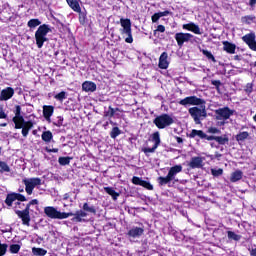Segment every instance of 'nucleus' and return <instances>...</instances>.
<instances>
[{
	"label": "nucleus",
	"mask_w": 256,
	"mask_h": 256,
	"mask_svg": "<svg viewBox=\"0 0 256 256\" xmlns=\"http://www.w3.org/2000/svg\"><path fill=\"white\" fill-rule=\"evenodd\" d=\"M54 99L56 101H60V103H63V101H65V99H67V92L61 91L60 93L55 94Z\"/></svg>",
	"instance_id": "c9c22d12"
},
{
	"label": "nucleus",
	"mask_w": 256,
	"mask_h": 256,
	"mask_svg": "<svg viewBox=\"0 0 256 256\" xmlns=\"http://www.w3.org/2000/svg\"><path fill=\"white\" fill-rule=\"evenodd\" d=\"M4 203L7 205V207H13V203H15V192L8 193Z\"/></svg>",
	"instance_id": "cd10ccee"
},
{
	"label": "nucleus",
	"mask_w": 256,
	"mask_h": 256,
	"mask_svg": "<svg viewBox=\"0 0 256 256\" xmlns=\"http://www.w3.org/2000/svg\"><path fill=\"white\" fill-rule=\"evenodd\" d=\"M222 45H223V51H225L229 55H235V51L237 49V45H235V44H233V43H231L229 41H223Z\"/></svg>",
	"instance_id": "412c9836"
},
{
	"label": "nucleus",
	"mask_w": 256,
	"mask_h": 256,
	"mask_svg": "<svg viewBox=\"0 0 256 256\" xmlns=\"http://www.w3.org/2000/svg\"><path fill=\"white\" fill-rule=\"evenodd\" d=\"M22 183H24L25 185V191L27 193V195H33V191L36 187H39V185H41V178L39 177H34V178H30V179H23Z\"/></svg>",
	"instance_id": "1a4fd4ad"
},
{
	"label": "nucleus",
	"mask_w": 256,
	"mask_h": 256,
	"mask_svg": "<svg viewBox=\"0 0 256 256\" xmlns=\"http://www.w3.org/2000/svg\"><path fill=\"white\" fill-rule=\"evenodd\" d=\"M182 28L185 29L186 31H191L195 35H201V33H202L199 25H197L193 22L182 25Z\"/></svg>",
	"instance_id": "f3484780"
},
{
	"label": "nucleus",
	"mask_w": 256,
	"mask_h": 256,
	"mask_svg": "<svg viewBox=\"0 0 256 256\" xmlns=\"http://www.w3.org/2000/svg\"><path fill=\"white\" fill-rule=\"evenodd\" d=\"M153 123L157 127V129H166V127H171V125L175 123V120L173 119V117H171V115L164 113L157 116L153 120Z\"/></svg>",
	"instance_id": "0eeeda50"
},
{
	"label": "nucleus",
	"mask_w": 256,
	"mask_h": 256,
	"mask_svg": "<svg viewBox=\"0 0 256 256\" xmlns=\"http://www.w3.org/2000/svg\"><path fill=\"white\" fill-rule=\"evenodd\" d=\"M256 18L253 15H247L242 17V23L246 25H251V22L254 21Z\"/></svg>",
	"instance_id": "79ce46f5"
},
{
	"label": "nucleus",
	"mask_w": 256,
	"mask_h": 256,
	"mask_svg": "<svg viewBox=\"0 0 256 256\" xmlns=\"http://www.w3.org/2000/svg\"><path fill=\"white\" fill-rule=\"evenodd\" d=\"M15 116L12 118V122L14 123L15 129H21L22 137H28L29 131L35 127V123L33 121H26L23 115H21V106L16 105L14 110Z\"/></svg>",
	"instance_id": "f03ea898"
},
{
	"label": "nucleus",
	"mask_w": 256,
	"mask_h": 256,
	"mask_svg": "<svg viewBox=\"0 0 256 256\" xmlns=\"http://www.w3.org/2000/svg\"><path fill=\"white\" fill-rule=\"evenodd\" d=\"M211 173H212L213 177H221V175H223V169L222 168L211 169Z\"/></svg>",
	"instance_id": "de8ad7c7"
},
{
	"label": "nucleus",
	"mask_w": 256,
	"mask_h": 256,
	"mask_svg": "<svg viewBox=\"0 0 256 256\" xmlns=\"http://www.w3.org/2000/svg\"><path fill=\"white\" fill-rule=\"evenodd\" d=\"M31 205H39V200L33 199L28 204H26V207L24 210H15V213L17 214V217L21 219L22 225H26V227H29L31 223Z\"/></svg>",
	"instance_id": "39448f33"
},
{
	"label": "nucleus",
	"mask_w": 256,
	"mask_h": 256,
	"mask_svg": "<svg viewBox=\"0 0 256 256\" xmlns=\"http://www.w3.org/2000/svg\"><path fill=\"white\" fill-rule=\"evenodd\" d=\"M251 256H256V248L249 249Z\"/></svg>",
	"instance_id": "e2e57ef3"
},
{
	"label": "nucleus",
	"mask_w": 256,
	"mask_h": 256,
	"mask_svg": "<svg viewBox=\"0 0 256 256\" xmlns=\"http://www.w3.org/2000/svg\"><path fill=\"white\" fill-rule=\"evenodd\" d=\"M71 159H73V158L69 157V156L59 157L58 163H59V165H62L63 167H65V165H69V163H71Z\"/></svg>",
	"instance_id": "e433bc0d"
},
{
	"label": "nucleus",
	"mask_w": 256,
	"mask_h": 256,
	"mask_svg": "<svg viewBox=\"0 0 256 256\" xmlns=\"http://www.w3.org/2000/svg\"><path fill=\"white\" fill-rule=\"evenodd\" d=\"M181 171H183V166L181 164L172 166L169 169L167 176L170 177L171 180L173 181L175 177H177L178 173H181Z\"/></svg>",
	"instance_id": "4be33fe9"
},
{
	"label": "nucleus",
	"mask_w": 256,
	"mask_h": 256,
	"mask_svg": "<svg viewBox=\"0 0 256 256\" xmlns=\"http://www.w3.org/2000/svg\"><path fill=\"white\" fill-rule=\"evenodd\" d=\"M249 5L250 7H253L254 5H256V0H250Z\"/></svg>",
	"instance_id": "0e129e2a"
},
{
	"label": "nucleus",
	"mask_w": 256,
	"mask_h": 256,
	"mask_svg": "<svg viewBox=\"0 0 256 256\" xmlns=\"http://www.w3.org/2000/svg\"><path fill=\"white\" fill-rule=\"evenodd\" d=\"M190 169H201L203 167V158L200 156H194L188 163Z\"/></svg>",
	"instance_id": "2eb2a0df"
},
{
	"label": "nucleus",
	"mask_w": 256,
	"mask_h": 256,
	"mask_svg": "<svg viewBox=\"0 0 256 256\" xmlns=\"http://www.w3.org/2000/svg\"><path fill=\"white\" fill-rule=\"evenodd\" d=\"M10 253L13 255H16V253H19L21 251V245L19 244H11L9 248Z\"/></svg>",
	"instance_id": "a19ab883"
},
{
	"label": "nucleus",
	"mask_w": 256,
	"mask_h": 256,
	"mask_svg": "<svg viewBox=\"0 0 256 256\" xmlns=\"http://www.w3.org/2000/svg\"><path fill=\"white\" fill-rule=\"evenodd\" d=\"M235 139L238 143H241L246 139H249V132L247 131L240 132L235 136Z\"/></svg>",
	"instance_id": "7c9ffc66"
},
{
	"label": "nucleus",
	"mask_w": 256,
	"mask_h": 256,
	"mask_svg": "<svg viewBox=\"0 0 256 256\" xmlns=\"http://www.w3.org/2000/svg\"><path fill=\"white\" fill-rule=\"evenodd\" d=\"M47 153H59V148H53V149H49L46 148Z\"/></svg>",
	"instance_id": "052dcab7"
},
{
	"label": "nucleus",
	"mask_w": 256,
	"mask_h": 256,
	"mask_svg": "<svg viewBox=\"0 0 256 256\" xmlns=\"http://www.w3.org/2000/svg\"><path fill=\"white\" fill-rule=\"evenodd\" d=\"M57 119L58 120L54 122V125L56 127H63V121H64L63 116H58Z\"/></svg>",
	"instance_id": "3c124183"
},
{
	"label": "nucleus",
	"mask_w": 256,
	"mask_h": 256,
	"mask_svg": "<svg viewBox=\"0 0 256 256\" xmlns=\"http://www.w3.org/2000/svg\"><path fill=\"white\" fill-rule=\"evenodd\" d=\"M249 49H251V51H256V41L254 40L252 43L249 44Z\"/></svg>",
	"instance_id": "bf43d9fd"
},
{
	"label": "nucleus",
	"mask_w": 256,
	"mask_h": 256,
	"mask_svg": "<svg viewBox=\"0 0 256 256\" xmlns=\"http://www.w3.org/2000/svg\"><path fill=\"white\" fill-rule=\"evenodd\" d=\"M152 19V23H157V21H159V19H161V16H159V12L154 13L151 17Z\"/></svg>",
	"instance_id": "5fc2aeb1"
},
{
	"label": "nucleus",
	"mask_w": 256,
	"mask_h": 256,
	"mask_svg": "<svg viewBox=\"0 0 256 256\" xmlns=\"http://www.w3.org/2000/svg\"><path fill=\"white\" fill-rule=\"evenodd\" d=\"M207 133H210L211 135H220L221 130L217 127H209Z\"/></svg>",
	"instance_id": "a18cd8bd"
},
{
	"label": "nucleus",
	"mask_w": 256,
	"mask_h": 256,
	"mask_svg": "<svg viewBox=\"0 0 256 256\" xmlns=\"http://www.w3.org/2000/svg\"><path fill=\"white\" fill-rule=\"evenodd\" d=\"M82 91H85V93H95L97 91V84L95 82L85 81L82 84Z\"/></svg>",
	"instance_id": "aec40b11"
},
{
	"label": "nucleus",
	"mask_w": 256,
	"mask_h": 256,
	"mask_svg": "<svg viewBox=\"0 0 256 256\" xmlns=\"http://www.w3.org/2000/svg\"><path fill=\"white\" fill-rule=\"evenodd\" d=\"M14 198H15V201H19L22 203L27 201V197H25V195L17 192H14Z\"/></svg>",
	"instance_id": "37998d69"
},
{
	"label": "nucleus",
	"mask_w": 256,
	"mask_h": 256,
	"mask_svg": "<svg viewBox=\"0 0 256 256\" xmlns=\"http://www.w3.org/2000/svg\"><path fill=\"white\" fill-rule=\"evenodd\" d=\"M119 111L120 113H123V110L120 108H112L111 106L108 107V111H104L103 117H108V119H112V117H115V113Z\"/></svg>",
	"instance_id": "bb28decb"
},
{
	"label": "nucleus",
	"mask_w": 256,
	"mask_h": 256,
	"mask_svg": "<svg viewBox=\"0 0 256 256\" xmlns=\"http://www.w3.org/2000/svg\"><path fill=\"white\" fill-rule=\"evenodd\" d=\"M211 85H214L217 91L221 88V80H211Z\"/></svg>",
	"instance_id": "603ef678"
},
{
	"label": "nucleus",
	"mask_w": 256,
	"mask_h": 256,
	"mask_svg": "<svg viewBox=\"0 0 256 256\" xmlns=\"http://www.w3.org/2000/svg\"><path fill=\"white\" fill-rule=\"evenodd\" d=\"M243 179V171L236 170L232 172L230 176V182L231 183H237V181H241Z\"/></svg>",
	"instance_id": "393cba45"
},
{
	"label": "nucleus",
	"mask_w": 256,
	"mask_h": 256,
	"mask_svg": "<svg viewBox=\"0 0 256 256\" xmlns=\"http://www.w3.org/2000/svg\"><path fill=\"white\" fill-rule=\"evenodd\" d=\"M104 191L105 193H107V195H110V197H112L113 201H117V199L119 198V192L115 191V188L113 187H104Z\"/></svg>",
	"instance_id": "a878e982"
},
{
	"label": "nucleus",
	"mask_w": 256,
	"mask_h": 256,
	"mask_svg": "<svg viewBox=\"0 0 256 256\" xmlns=\"http://www.w3.org/2000/svg\"><path fill=\"white\" fill-rule=\"evenodd\" d=\"M215 115L217 121H227L232 117V115H235V110H232L228 106H225L223 108L216 109Z\"/></svg>",
	"instance_id": "9d476101"
},
{
	"label": "nucleus",
	"mask_w": 256,
	"mask_h": 256,
	"mask_svg": "<svg viewBox=\"0 0 256 256\" xmlns=\"http://www.w3.org/2000/svg\"><path fill=\"white\" fill-rule=\"evenodd\" d=\"M15 95V89L13 87H6L0 92V101H9Z\"/></svg>",
	"instance_id": "4468645a"
},
{
	"label": "nucleus",
	"mask_w": 256,
	"mask_h": 256,
	"mask_svg": "<svg viewBox=\"0 0 256 256\" xmlns=\"http://www.w3.org/2000/svg\"><path fill=\"white\" fill-rule=\"evenodd\" d=\"M242 40L244 41V43H246V45H250V43L255 41V34L250 33V34H246L242 37Z\"/></svg>",
	"instance_id": "473e14b6"
},
{
	"label": "nucleus",
	"mask_w": 256,
	"mask_h": 256,
	"mask_svg": "<svg viewBox=\"0 0 256 256\" xmlns=\"http://www.w3.org/2000/svg\"><path fill=\"white\" fill-rule=\"evenodd\" d=\"M157 31H158L159 33H165V26L162 25V24L158 25V26H157V29L154 30V35H157Z\"/></svg>",
	"instance_id": "864d4df0"
},
{
	"label": "nucleus",
	"mask_w": 256,
	"mask_h": 256,
	"mask_svg": "<svg viewBox=\"0 0 256 256\" xmlns=\"http://www.w3.org/2000/svg\"><path fill=\"white\" fill-rule=\"evenodd\" d=\"M0 119H7V113L3 111V107H0Z\"/></svg>",
	"instance_id": "4d7b16f0"
},
{
	"label": "nucleus",
	"mask_w": 256,
	"mask_h": 256,
	"mask_svg": "<svg viewBox=\"0 0 256 256\" xmlns=\"http://www.w3.org/2000/svg\"><path fill=\"white\" fill-rule=\"evenodd\" d=\"M7 244H1L0 242V256H4L7 253Z\"/></svg>",
	"instance_id": "8fccbe9b"
},
{
	"label": "nucleus",
	"mask_w": 256,
	"mask_h": 256,
	"mask_svg": "<svg viewBox=\"0 0 256 256\" xmlns=\"http://www.w3.org/2000/svg\"><path fill=\"white\" fill-rule=\"evenodd\" d=\"M41 137L44 143H51V141H53V132H51L50 130L44 131Z\"/></svg>",
	"instance_id": "c85d7f7f"
},
{
	"label": "nucleus",
	"mask_w": 256,
	"mask_h": 256,
	"mask_svg": "<svg viewBox=\"0 0 256 256\" xmlns=\"http://www.w3.org/2000/svg\"><path fill=\"white\" fill-rule=\"evenodd\" d=\"M187 137H189V139H195V137H198L199 139H206V141H209L211 136L204 133L203 130L192 129L191 132L187 134Z\"/></svg>",
	"instance_id": "ddd939ff"
},
{
	"label": "nucleus",
	"mask_w": 256,
	"mask_h": 256,
	"mask_svg": "<svg viewBox=\"0 0 256 256\" xmlns=\"http://www.w3.org/2000/svg\"><path fill=\"white\" fill-rule=\"evenodd\" d=\"M69 197H71V195H69V193H65L63 195V201H68L69 200Z\"/></svg>",
	"instance_id": "680f3d73"
},
{
	"label": "nucleus",
	"mask_w": 256,
	"mask_h": 256,
	"mask_svg": "<svg viewBox=\"0 0 256 256\" xmlns=\"http://www.w3.org/2000/svg\"><path fill=\"white\" fill-rule=\"evenodd\" d=\"M120 25L123 28L122 34L127 35L125 38L126 43H133V31L131 30V19L129 18H121L120 19Z\"/></svg>",
	"instance_id": "6e6552de"
},
{
	"label": "nucleus",
	"mask_w": 256,
	"mask_h": 256,
	"mask_svg": "<svg viewBox=\"0 0 256 256\" xmlns=\"http://www.w3.org/2000/svg\"><path fill=\"white\" fill-rule=\"evenodd\" d=\"M15 205H16V207H19L20 209H21V205L25 206V204H22V202H19V201L16 202Z\"/></svg>",
	"instance_id": "338daca9"
},
{
	"label": "nucleus",
	"mask_w": 256,
	"mask_h": 256,
	"mask_svg": "<svg viewBox=\"0 0 256 256\" xmlns=\"http://www.w3.org/2000/svg\"><path fill=\"white\" fill-rule=\"evenodd\" d=\"M39 25H41V22L39 21V19H30L27 23V26L30 29H35V27H39Z\"/></svg>",
	"instance_id": "ea45409f"
},
{
	"label": "nucleus",
	"mask_w": 256,
	"mask_h": 256,
	"mask_svg": "<svg viewBox=\"0 0 256 256\" xmlns=\"http://www.w3.org/2000/svg\"><path fill=\"white\" fill-rule=\"evenodd\" d=\"M132 183L133 185H139L140 187H144V189H147L148 191H153V186L151 182L147 180H143V178L134 176L132 177Z\"/></svg>",
	"instance_id": "f8f14e48"
},
{
	"label": "nucleus",
	"mask_w": 256,
	"mask_h": 256,
	"mask_svg": "<svg viewBox=\"0 0 256 256\" xmlns=\"http://www.w3.org/2000/svg\"><path fill=\"white\" fill-rule=\"evenodd\" d=\"M44 215L48 219H68V217H73V212H61L57 210L54 206L44 207Z\"/></svg>",
	"instance_id": "423d86ee"
},
{
	"label": "nucleus",
	"mask_w": 256,
	"mask_h": 256,
	"mask_svg": "<svg viewBox=\"0 0 256 256\" xmlns=\"http://www.w3.org/2000/svg\"><path fill=\"white\" fill-rule=\"evenodd\" d=\"M176 141H177V143H183V138L177 136Z\"/></svg>",
	"instance_id": "69168bd1"
},
{
	"label": "nucleus",
	"mask_w": 256,
	"mask_h": 256,
	"mask_svg": "<svg viewBox=\"0 0 256 256\" xmlns=\"http://www.w3.org/2000/svg\"><path fill=\"white\" fill-rule=\"evenodd\" d=\"M145 233V228L141 227H132L128 232L127 235L132 239H137L141 237Z\"/></svg>",
	"instance_id": "dca6fc26"
},
{
	"label": "nucleus",
	"mask_w": 256,
	"mask_h": 256,
	"mask_svg": "<svg viewBox=\"0 0 256 256\" xmlns=\"http://www.w3.org/2000/svg\"><path fill=\"white\" fill-rule=\"evenodd\" d=\"M66 3L75 11V13H81V5L79 4V0H66Z\"/></svg>",
	"instance_id": "b1692460"
},
{
	"label": "nucleus",
	"mask_w": 256,
	"mask_h": 256,
	"mask_svg": "<svg viewBox=\"0 0 256 256\" xmlns=\"http://www.w3.org/2000/svg\"><path fill=\"white\" fill-rule=\"evenodd\" d=\"M32 253L33 255L36 256H45L47 255V250L43 249V248H32Z\"/></svg>",
	"instance_id": "4c0bfd02"
},
{
	"label": "nucleus",
	"mask_w": 256,
	"mask_h": 256,
	"mask_svg": "<svg viewBox=\"0 0 256 256\" xmlns=\"http://www.w3.org/2000/svg\"><path fill=\"white\" fill-rule=\"evenodd\" d=\"M227 235H228V239H233V241H239V239H241V236L237 235L233 231H228Z\"/></svg>",
	"instance_id": "c03bdc74"
},
{
	"label": "nucleus",
	"mask_w": 256,
	"mask_h": 256,
	"mask_svg": "<svg viewBox=\"0 0 256 256\" xmlns=\"http://www.w3.org/2000/svg\"><path fill=\"white\" fill-rule=\"evenodd\" d=\"M79 22H80V25H85V14H82L81 12L79 16Z\"/></svg>",
	"instance_id": "13d9d810"
},
{
	"label": "nucleus",
	"mask_w": 256,
	"mask_h": 256,
	"mask_svg": "<svg viewBox=\"0 0 256 256\" xmlns=\"http://www.w3.org/2000/svg\"><path fill=\"white\" fill-rule=\"evenodd\" d=\"M0 173H11V167L5 161H0Z\"/></svg>",
	"instance_id": "72a5a7b5"
},
{
	"label": "nucleus",
	"mask_w": 256,
	"mask_h": 256,
	"mask_svg": "<svg viewBox=\"0 0 256 256\" xmlns=\"http://www.w3.org/2000/svg\"><path fill=\"white\" fill-rule=\"evenodd\" d=\"M158 15L161 17H167V15H171V11L165 10L163 12H158Z\"/></svg>",
	"instance_id": "6e6d98bb"
},
{
	"label": "nucleus",
	"mask_w": 256,
	"mask_h": 256,
	"mask_svg": "<svg viewBox=\"0 0 256 256\" xmlns=\"http://www.w3.org/2000/svg\"><path fill=\"white\" fill-rule=\"evenodd\" d=\"M201 53L208 59V61H212V63H217V59H215V56L211 51L202 49Z\"/></svg>",
	"instance_id": "2f4dec72"
},
{
	"label": "nucleus",
	"mask_w": 256,
	"mask_h": 256,
	"mask_svg": "<svg viewBox=\"0 0 256 256\" xmlns=\"http://www.w3.org/2000/svg\"><path fill=\"white\" fill-rule=\"evenodd\" d=\"M244 91L247 95H251L253 93V83H247Z\"/></svg>",
	"instance_id": "49530a36"
},
{
	"label": "nucleus",
	"mask_w": 256,
	"mask_h": 256,
	"mask_svg": "<svg viewBox=\"0 0 256 256\" xmlns=\"http://www.w3.org/2000/svg\"><path fill=\"white\" fill-rule=\"evenodd\" d=\"M179 105L187 107V105H193L188 109L190 117L193 119L195 125H201V121L207 119V101L205 99L199 98L197 96H187L180 100Z\"/></svg>",
	"instance_id": "f257e3e1"
},
{
	"label": "nucleus",
	"mask_w": 256,
	"mask_h": 256,
	"mask_svg": "<svg viewBox=\"0 0 256 256\" xmlns=\"http://www.w3.org/2000/svg\"><path fill=\"white\" fill-rule=\"evenodd\" d=\"M89 213L91 215H97V208L93 205H89L88 202H85L82 206V210L76 211L75 214L73 213L72 221L75 223H83V221H85L83 218L88 217Z\"/></svg>",
	"instance_id": "7ed1b4c3"
},
{
	"label": "nucleus",
	"mask_w": 256,
	"mask_h": 256,
	"mask_svg": "<svg viewBox=\"0 0 256 256\" xmlns=\"http://www.w3.org/2000/svg\"><path fill=\"white\" fill-rule=\"evenodd\" d=\"M119 135H121V129H119V127H117V126L113 127L110 132L111 139H117V137H119Z\"/></svg>",
	"instance_id": "58836bf2"
},
{
	"label": "nucleus",
	"mask_w": 256,
	"mask_h": 256,
	"mask_svg": "<svg viewBox=\"0 0 256 256\" xmlns=\"http://www.w3.org/2000/svg\"><path fill=\"white\" fill-rule=\"evenodd\" d=\"M170 181H173V180L170 178V176H168V174L165 177L159 176L157 178V183L159 184L160 187H163L164 185H168Z\"/></svg>",
	"instance_id": "c756f323"
},
{
	"label": "nucleus",
	"mask_w": 256,
	"mask_h": 256,
	"mask_svg": "<svg viewBox=\"0 0 256 256\" xmlns=\"http://www.w3.org/2000/svg\"><path fill=\"white\" fill-rule=\"evenodd\" d=\"M142 151L145 155L148 153H155V151H157V146L153 145L152 148H142Z\"/></svg>",
	"instance_id": "09e8293b"
},
{
	"label": "nucleus",
	"mask_w": 256,
	"mask_h": 256,
	"mask_svg": "<svg viewBox=\"0 0 256 256\" xmlns=\"http://www.w3.org/2000/svg\"><path fill=\"white\" fill-rule=\"evenodd\" d=\"M193 37L194 36L191 33L177 32L174 39L176 40L178 47L181 49V47H183L185 43H189Z\"/></svg>",
	"instance_id": "9b49d317"
},
{
	"label": "nucleus",
	"mask_w": 256,
	"mask_h": 256,
	"mask_svg": "<svg viewBox=\"0 0 256 256\" xmlns=\"http://www.w3.org/2000/svg\"><path fill=\"white\" fill-rule=\"evenodd\" d=\"M209 141H216V143H218V145H227V143H229V137H227V135H224V136L211 135L209 137Z\"/></svg>",
	"instance_id": "5701e85b"
},
{
	"label": "nucleus",
	"mask_w": 256,
	"mask_h": 256,
	"mask_svg": "<svg viewBox=\"0 0 256 256\" xmlns=\"http://www.w3.org/2000/svg\"><path fill=\"white\" fill-rule=\"evenodd\" d=\"M169 54L167 52H163L159 57L158 67L159 69H169Z\"/></svg>",
	"instance_id": "a211bd4d"
},
{
	"label": "nucleus",
	"mask_w": 256,
	"mask_h": 256,
	"mask_svg": "<svg viewBox=\"0 0 256 256\" xmlns=\"http://www.w3.org/2000/svg\"><path fill=\"white\" fill-rule=\"evenodd\" d=\"M220 157H222L221 153L215 152V158L216 159H220Z\"/></svg>",
	"instance_id": "774afa93"
},
{
	"label": "nucleus",
	"mask_w": 256,
	"mask_h": 256,
	"mask_svg": "<svg viewBox=\"0 0 256 256\" xmlns=\"http://www.w3.org/2000/svg\"><path fill=\"white\" fill-rule=\"evenodd\" d=\"M53 113H55V107L53 105H44L43 106V117L46 121H51V117H53Z\"/></svg>",
	"instance_id": "6ab92c4d"
},
{
	"label": "nucleus",
	"mask_w": 256,
	"mask_h": 256,
	"mask_svg": "<svg viewBox=\"0 0 256 256\" xmlns=\"http://www.w3.org/2000/svg\"><path fill=\"white\" fill-rule=\"evenodd\" d=\"M51 33V28L47 24H42L35 32V41L38 49H42L43 45L49 41L47 34Z\"/></svg>",
	"instance_id": "20e7f679"
},
{
	"label": "nucleus",
	"mask_w": 256,
	"mask_h": 256,
	"mask_svg": "<svg viewBox=\"0 0 256 256\" xmlns=\"http://www.w3.org/2000/svg\"><path fill=\"white\" fill-rule=\"evenodd\" d=\"M152 141L154 142L155 147H159V145H161V136L158 131L152 134Z\"/></svg>",
	"instance_id": "f704fd0d"
}]
</instances>
